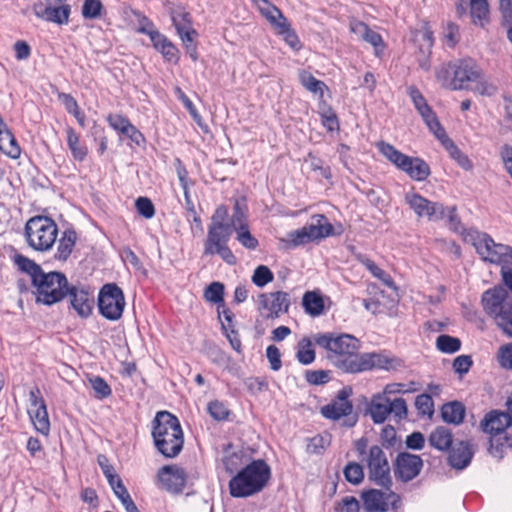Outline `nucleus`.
I'll return each instance as SVG.
<instances>
[{
  "label": "nucleus",
  "mask_w": 512,
  "mask_h": 512,
  "mask_svg": "<svg viewBox=\"0 0 512 512\" xmlns=\"http://www.w3.org/2000/svg\"><path fill=\"white\" fill-rule=\"evenodd\" d=\"M464 242L471 244L482 260L501 265L502 280L506 288H512V248L495 243L486 233L470 229L463 232Z\"/></svg>",
  "instance_id": "obj_1"
},
{
  "label": "nucleus",
  "mask_w": 512,
  "mask_h": 512,
  "mask_svg": "<svg viewBox=\"0 0 512 512\" xmlns=\"http://www.w3.org/2000/svg\"><path fill=\"white\" fill-rule=\"evenodd\" d=\"M152 437L159 453L166 458L176 457L183 449L184 436L176 416L160 411L152 422Z\"/></svg>",
  "instance_id": "obj_2"
},
{
  "label": "nucleus",
  "mask_w": 512,
  "mask_h": 512,
  "mask_svg": "<svg viewBox=\"0 0 512 512\" xmlns=\"http://www.w3.org/2000/svg\"><path fill=\"white\" fill-rule=\"evenodd\" d=\"M270 467L263 460H254L229 481L232 497L245 498L260 492L270 478Z\"/></svg>",
  "instance_id": "obj_3"
},
{
  "label": "nucleus",
  "mask_w": 512,
  "mask_h": 512,
  "mask_svg": "<svg viewBox=\"0 0 512 512\" xmlns=\"http://www.w3.org/2000/svg\"><path fill=\"white\" fill-rule=\"evenodd\" d=\"M483 309L503 331L512 338V293L510 290H485Z\"/></svg>",
  "instance_id": "obj_4"
},
{
  "label": "nucleus",
  "mask_w": 512,
  "mask_h": 512,
  "mask_svg": "<svg viewBox=\"0 0 512 512\" xmlns=\"http://www.w3.org/2000/svg\"><path fill=\"white\" fill-rule=\"evenodd\" d=\"M58 236V226L47 216L30 218L25 225V238L28 245L40 252L50 251Z\"/></svg>",
  "instance_id": "obj_5"
},
{
  "label": "nucleus",
  "mask_w": 512,
  "mask_h": 512,
  "mask_svg": "<svg viewBox=\"0 0 512 512\" xmlns=\"http://www.w3.org/2000/svg\"><path fill=\"white\" fill-rule=\"evenodd\" d=\"M377 148L389 162L405 172L411 179L424 181L430 175L429 165L421 158L410 157L384 141L378 142Z\"/></svg>",
  "instance_id": "obj_6"
},
{
  "label": "nucleus",
  "mask_w": 512,
  "mask_h": 512,
  "mask_svg": "<svg viewBox=\"0 0 512 512\" xmlns=\"http://www.w3.org/2000/svg\"><path fill=\"white\" fill-rule=\"evenodd\" d=\"M333 234V226L327 217L322 214L313 215L311 222L300 229L287 233L284 242L289 247H297Z\"/></svg>",
  "instance_id": "obj_7"
},
{
  "label": "nucleus",
  "mask_w": 512,
  "mask_h": 512,
  "mask_svg": "<svg viewBox=\"0 0 512 512\" xmlns=\"http://www.w3.org/2000/svg\"><path fill=\"white\" fill-rule=\"evenodd\" d=\"M167 11L187 53L193 61H196L198 59V53L194 40L198 36V33L193 28L190 13L180 5L170 3L167 4Z\"/></svg>",
  "instance_id": "obj_8"
},
{
  "label": "nucleus",
  "mask_w": 512,
  "mask_h": 512,
  "mask_svg": "<svg viewBox=\"0 0 512 512\" xmlns=\"http://www.w3.org/2000/svg\"><path fill=\"white\" fill-rule=\"evenodd\" d=\"M368 468V478L376 485L389 489L392 485L390 465L385 451L378 445L371 446L363 458Z\"/></svg>",
  "instance_id": "obj_9"
},
{
  "label": "nucleus",
  "mask_w": 512,
  "mask_h": 512,
  "mask_svg": "<svg viewBox=\"0 0 512 512\" xmlns=\"http://www.w3.org/2000/svg\"><path fill=\"white\" fill-rule=\"evenodd\" d=\"M351 393L350 388L340 390L334 400L321 408V414L334 421L344 418L343 425L353 427L357 422V417L353 414V404L349 400Z\"/></svg>",
  "instance_id": "obj_10"
},
{
  "label": "nucleus",
  "mask_w": 512,
  "mask_h": 512,
  "mask_svg": "<svg viewBox=\"0 0 512 512\" xmlns=\"http://www.w3.org/2000/svg\"><path fill=\"white\" fill-rule=\"evenodd\" d=\"M348 373L377 369H394L399 365V360L382 353H364L359 357L350 358L345 362Z\"/></svg>",
  "instance_id": "obj_11"
},
{
  "label": "nucleus",
  "mask_w": 512,
  "mask_h": 512,
  "mask_svg": "<svg viewBox=\"0 0 512 512\" xmlns=\"http://www.w3.org/2000/svg\"><path fill=\"white\" fill-rule=\"evenodd\" d=\"M290 305L287 293L276 290L262 293L258 296V309L264 318H278L280 314L286 313Z\"/></svg>",
  "instance_id": "obj_12"
},
{
  "label": "nucleus",
  "mask_w": 512,
  "mask_h": 512,
  "mask_svg": "<svg viewBox=\"0 0 512 512\" xmlns=\"http://www.w3.org/2000/svg\"><path fill=\"white\" fill-rule=\"evenodd\" d=\"M405 203L414 211L418 218H427L429 221L443 219L446 209L439 202L430 201L418 193L405 194Z\"/></svg>",
  "instance_id": "obj_13"
},
{
  "label": "nucleus",
  "mask_w": 512,
  "mask_h": 512,
  "mask_svg": "<svg viewBox=\"0 0 512 512\" xmlns=\"http://www.w3.org/2000/svg\"><path fill=\"white\" fill-rule=\"evenodd\" d=\"M29 403L28 414L35 429L47 436L50 432V421L45 401L38 387L30 390Z\"/></svg>",
  "instance_id": "obj_14"
},
{
  "label": "nucleus",
  "mask_w": 512,
  "mask_h": 512,
  "mask_svg": "<svg viewBox=\"0 0 512 512\" xmlns=\"http://www.w3.org/2000/svg\"><path fill=\"white\" fill-rule=\"evenodd\" d=\"M100 313L108 320H118L125 307L123 290H100L98 296Z\"/></svg>",
  "instance_id": "obj_15"
},
{
  "label": "nucleus",
  "mask_w": 512,
  "mask_h": 512,
  "mask_svg": "<svg viewBox=\"0 0 512 512\" xmlns=\"http://www.w3.org/2000/svg\"><path fill=\"white\" fill-rule=\"evenodd\" d=\"M452 90H461L467 87L469 82H475L481 78L482 71L472 59H463L452 65Z\"/></svg>",
  "instance_id": "obj_16"
},
{
  "label": "nucleus",
  "mask_w": 512,
  "mask_h": 512,
  "mask_svg": "<svg viewBox=\"0 0 512 512\" xmlns=\"http://www.w3.org/2000/svg\"><path fill=\"white\" fill-rule=\"evenodd\" d=\"M359 349V341L354 336L349 334H343L334 338L332 343L331 352L334 353L338 359L335 360L337 367L348 373L345 368V362L350 358L359 357L357 354Z\"/></svg>",
  "instance_id": "obj_17"
},
{
  "label": "nucleus",
  "mask_w": 512,
  "mask_h": 512,
  "mask_svg": "<svg viewBox=\"0 0 512 512\" xmlns=\"http://www.w3.org/2000/svg\"><path fill=\"white\" fill-rule=\"evenodd\" d=\"M388 492H383L377 489H371L363 493V505L367 512H386L389 504L396 508L397 503L400 502V497L387 489Z\"/></svg>",
  "instance_id": "obj_18"
},
{
  "label": "nucleus",
  "mask_w": 512,
  "mask_h": 512,
  "mask_svg": "<svg viewBox=\"0 0 512 512\" xmlns=\"http://www.w3.org/2000/svg\"><path fill=\"white\" fill-rule=\"evenodd\" d=\"M33 13L39 19L58 25L67 24L71 13L69 4H49L37 2L32 7Z\"/></svg>",
  "instance_id": "obj_19"
},
{
  "label": "nucleus",
  "mask_w": 512,
  "mask_h": 512,
  "mask_svg": "<svg viewBox=\"0 0 512 512\" xmlns=\"http://www.w3.org/2000/svg\"><path fill=\"white\" fill-rule=\"evenodd\" d=\"M423 467L420 456L407 452L399 453L395 460V475L404 482L417 477Z\"/></svg>",
  "instance_id": "obj_20"
},
{
  "label": "nucleus",
  "mask_w": 512,
  "mask_h": 512,
  "mask_svg": "<svg viewBox=\"0 0 512 512\" xmlns=\"http://www.w3.org/2000/svg\"><path fill=\"white\" fill-rule=\"evenodd\" d=\"M162 487L172 493H180L186 485L187 474L178 465H166L157 474Z\"/></svg>",
  "instance_id": "obj_21"
},
{
  "label": "nucleus",
  "mask_w": 512,
  "mask_h": 512,
  "mask_svg": "<svg viewBox=\"0 0 512 512\" xmlns=\"http://www.w3.org/2000/svg\"><path fill=\"white\" fill-rule=\"evenodd\" d=\"M398 301L399 296L395 290H390L389 293H387V290H375L373 296L363 300V304L373 314H392Z\"/></svg>",
  "instance_id": "obj_22"
},
{
  "label": "nucleus",
  "mask_w": 512,
  "mask_h": 512,
  "mask_svg": "<svg viewBox=\"0 0 512 512\" xmlns=\"http://www.w3.org/2000/svg\"><path fill=\"white\" fill-rule=\"evenodd\" d=\"M511 425L512 419L510 418V414L499 410L490 411L480 422V427L483 432L489 435L507 433L506 429Z\"/></svg>",
  "instance_id": "obj_23"
},
{
  "label": "nucleus",
  "mask_w": 512,
  "mask_h": 512,
  "mask_svg": "<svg viewBox=\"0 0 512 512\" xmlns=\"http://www.w3.org/2000/svg\"><path fill=\"white\" fill-rule=\"evenodd\" d=\"M414 41L419 47V66L427 71L430 69L429 57L433 46V33L427 26H423L415 32Z\"/></svg>",
  "instance_id": "obj_24"
},
{
  "label": "nucleus",
  "mask_w": 512,
  "mask_h": 512,
  "mask_svg": "<svg viewBox=\"0 0 512 512\" xmlns=\"http://www.w3.org/2000/svg\"><path fill=\"white\" fill-rule=\"evenodd\" d=\"M72 307L83 318L88 317L94 308V295L89 290H66Z\"/></svg>",
  "instance_id": "obj_25"
},
{
  "label": "nucleus",
  "mask_w": 512,
  "mask_h": 512,
  "mask_svg": "<svg viewBox=\"0 0 512 512\" xmlns=\"http://www.w3.org/2000/svg\"><path fill=\"white\" fill-rule=\"evenodd\" d=\"M366 411L375 424L384 423L389 416V398L381 392L374 394Z\"/></svg>",
  "instance_id": "obj_26"
},
{
  "label": "nucleus",
  "mask_w": 512,
  "mask_h": 512,
  "mask_svg": "<svg viewBox=\"0 0 512 512\" xmlns=\"http://www.w3.org/2000/svg\"><path fill=\"white\" fill-rule=\"evenodd\" d=\"M330 304L329 297L321 295L316 290H308L302 298V305L306 313L313 317L324 313L326 308L330 307Z\"/></svg>",
  "instance_id": "obj_27"
},
{
  "label": "nucleus",
  "mask_w": 512,
  "mask_h": 512,
  "mask_svg": "<svg viewBox=\"0 0 512 512\" xmlns=\"http://www.w3.org/2000/svg\"><path fill=\"white\" fill-rule=\"evenodd\" d=\"M233 231L232 225H209L207 238L204 243V253H211L212 248L215 246L228 244Z\"/></svg>",
  "instance_id": "obj_28"
},
{
  "label": "nucleus",
  "mask_w": 512,
  "mask_h": 512,
  "mask_svg": "<svg viewBox=\"0 0 512 512\" xmlns=\"http://www.w3.org/2000/svg\"><path fill=\"white\" fill-rule=\"evenodd\" d=\"M153 47L159 51L166 61L176 63L179 59L177 47L162 33L158 30L152 32L149 36Z\"/></svg>",
  "instance_id": "obj_29"
},
{
  "label": "nucleus",
  "mask_w": 512,
  "mask_h": 512,
  "mask_svg": "<svg viewBox=\"0 0 512 512\" xmlns=\"http://www.w3.org/2000/svg\"><path fill=\"white\" fill-rule=\"evenodd\" d=\"M472 457L473 453L469 443L460 441L452 447L449 454V463L453 468L464 469L469 465Z\"/></svg>",
  "instance_id": "obj_30"
},
{
  "label": "nucleus",
  "mask_w": 512,
  "mask_h": 512,
  "mask_svg": "<svg viewBox=\"0 0 512 512\" xmlns=\"http://www.w3.org/2000/svg\"><path fill=\"white\" fill-rule=\"evenodd\" d=\"M446 148V150L449 152L451 158H453L460 167H462L464 170H471L473 168V164L468 158L467 155H465L455 144L454 142L448 137L445 130L440 133L436 137Z\"/></svg>",
  "instance_id": "obj_31"
},
{
  "label": "nucleus",
  "mask_w": 512,
  "mask_h": 512,
  "mask_svg": "<svg viewBox=\"0 0 512 512\" xmlns=\"http://www.w3.org/2000/svg\"><path fill=\"white\" fill-rule=\"evenodd\" d=\"M253 2L261 15L266 18V20L274 29L277 28V25H280L287 20L281 10L273 5L270 1L253 0Z\"/></svg>",
  "instance_id": "obj_32"
},
{
  "label": "nucleus",
  "mask_w": 512,
  "mask_h": 512,
  "mask_svg": "<svg viewBox=\"0 0 512 512\" xmlns=\"http://www.w3.org/2000/svg\"><path fill=\"white\" fill-rule=\"evenodd\" d=\"M34 286L36 288H75L68 286V280L63 273L56 271L45 273L43 270L38 275Z\"/></svg>",
  "instance_id": "obj_33"
},
{
  "label": "nucleus",
  "mask_w": 512,
  "mask_h": 512,
  "mask_svg": "<svg viewBox=\"0 0 512 512\" xmlns=\"http://www.w3.org/2000/svg\"><path fill=\"white\" fill-rule=\"evenodd\" d=\"M77 241V233L73 228H67L59 239L56 258L58 260H67L71 255Z\"/></svg>",
  "instance_id": "obj_34"
},
{
  "label": "nucleus",
  "mask_w": 512,
  "mask_h": 512,
  "mask_svg": "<svg viewBox=\"0 0 512 512\" xmlns=\"http://www.w3.org/2000/svg\"><path fill=\"white\" fill-rule=\"evenodd\" d=\"M441 417L444 422L458 425L465 417V407L461 402L446 403L441 408Z\"/></svg>",
  "instance_id": "obj_35"
},
{
  "label": "nucleus",
  "mask_w": 512,
  "mask_h": 512,
  "mask_svg": "<svg viewBox=\"0 0 512 512\" xmlns=\"http://www.w3.org/2000/svg\"><path fill=\"white\" fill-rule=\"evenodd\" d=\"M489 453L497 459H502L508 449L512 447V438L507 433L490 435Z\"/></svg>",
  "instance_id": "obj_36"
},
{
  "label": "nucleus",
  "mask_w": 512,
  "mask_h": 512,
  "mask_svg": "<svg viewBox=\"0 0 512 512\" xmlns=\"http://www.w3.org/2000/svg\"><path fill=\"white\" fill-rule=\"evenodd\" d=\"M453 442L451 431L443 426L437 427L429 436V444L437 450L449 449Z\"/></svg>",
  "instance_id": "obj_37"
},
{
  "label": "nucleus",
  "mask_w": 512,
  "mask_h": 512,
  "mask_svg": "<svg viewBox=\"0 0 512 512\" xmlns=\"http://www.w3.org/2000/svg\"><path fill=\"white\" fill-rule=\"evenodd\" d=\"M0 151L12 159L20 156L21 149L10 129L0 133Z\"/></svg>",
  "instance_id": "obj_38"
},
{
  "label": "nucleus",
  "mask_w": 512,
  "mask_h": 512,
  "mask_svg": "<svg viewBox=\"0 0 512 512\" xmlns=\"http://www.w3.org/2000/svg\"><path fill=\"white\" fill-rule=\"evenodd\" d=\"M301 85L309 92L318 95L320 98L324 96V90L327 89L326 84L316 79L310 72L301 70L298 74Z\"/></svg>",
  "instance_id": "obj_39"
},
{
  "label": "nucleus",
  "mask_w": 512,
  "mask_h": 512,
  "mask_svg": "<svg viewBox=\"0 0 512 512\" xmlns=\"http://www.w3.org/2000/svg\"><path fill=\"white\" fill-rule=\"evenodd\" d=\"M470 14L473 23L483 27L488 22L489 16L487 0H470Z\"/></svg>",
  "instance_id": "obj_40"
},
{
  "label": "nucleus",
  "mask_w": 512,
  "mask_h": 512,
  "mask_svg": "<svg viewBox=\"0 0 512 512\" xmlns=\"http://www.w3.org/2000/svg\"><path fill=\"white\" fill-rule=\"evenodd\" d=\"M418 113L421 115L423 121L429 128V130L437 137L440 133L444 131V128L440 124L438 118L435 113L432 111L431 107L428 103H425L422 106H418L415 108Z\"/></svg>",
  "instance_id": "obj_41"
},
{
  "label": "nucleus",
  "mask_w": 512,
  "mask_h": 512,
  "mask_svg": "<svg viewBox=\"0 0 512 512\" xmlns=\"http://www.w3.org/2000/svg\"><path fill=\"white\" fill-rule=\"evenodd\" d=\"M67 144L74 159L83 161L87 155V148L80 144V137L72 127L66 129Z\"/></svg>",
  "instance_id": "obj_42"
},
{
  "label": "nucleus",
  "mask_w": 512,
  "mask_h": 512,
  "mask_svg": "<svg viewBox=\"0 0 512 512\" xmlns=\"http://www.w3.org/2000/svg\"><path fill=\"white\" fill-rule=\"evenodd\" d=\"M14 263L21 271L27 273L30 276L32 284L34 285L38 275L42 271V268L36 262L21 254H16L14 256Z\"/></svg>",
  "instance_id": "obj_43"
},
{
  "label": "nucleus",
  "mask_w": 512,
  "mask_h": 512,
  "mask_svg": "<svg viewBox=\"0 0 512 512\" xmlns=\"http://www.w3.org/2000/svg\"><path fill=\"white\" fill-rule=\"evenodd\" d=\"M296 358L299 363L309 365L315 360V350L310 338L304 337L297 344Z\"/></svg>",
  "instance_id": "obj_44"
},
{
  "label": "nucleus",
  "mask_w": 512,
  "mask_h": 512,
  "mask_svg": "<svg viewBox=\"0 0 512 512\" xmlns=\"http://www.w3.org/2000/svg\"><path fill=\"white\" fill-rule=\"evenodd\" d=\"M37 303L52 305L67 296L66 290H32Z\"/></svg>",
  "instance_id": "obj_45"
},
{
  "label": "nucleus",
  "mask_w": 512,
  "mask_h": 512,
  "mask_svg": "<svg viewBox=\"0 0 512 512\" xmlns=\"http://www.w3.org/2000/svg\"><path fill=\"white\" fill-rule=\"evenodd\" d=\"M277 34L283 37L284 41L294 50H299L301 48V42L294 31L291 28L288 20L283 22L280 25H277V28L274 29Z\"/></svg>",
  "instance_id": "obj_46"
},
{
  "label": "nucleus",
  "mask_w": 512,
  "mask_h": 512,
  "mask_svg": "<svg viewBox=\"0 0 512 512\" xmlns=\"http://www.w3.org/2000/svg\"><path fill=\"white\" fill-rule=\"evenodd\" d=\"M363 266L375 277L378 278L382 284L392 287L393 281L388 273L378 267L372 260L369 258L363 257L360 259Z\"/></svg>",
  "instance_id": "obj_47"
},
{
  "label": "nucleus",
  "mask_w": 512,
  "mask_h": 512,
  "mask_svg": "<svg viewBox=\"0 0 512 512\" xmlns=\"http://www.w3.org/2000/svg\"><path fill=\"white\" fill-rule=\"evenodd\" d=\"M88 381L97 399H104L111 395L112 390L102 377L93 376L90 377Z\"/></svg>",
  "instance_id": "obj_48"
},
{
  "label": "nucleus",
  "mask_w": 512,
  "mask_h": 512,
  "mask_svg": "<svg viewBox=\"0 0 512 512\" xmlns=\"http://www.w3.org/2000/svg\"><path fill=\"white\" fill-rule=\"evenodd\" d=\"M235 232L237 234L236 239L243 247L249 250H255L258 247L259 242L250 233L248 225L237 227V229H235Z\"/></svg>",
  "instance_id": "obj_49"
},
{
  "label": "nucleus",
  "mask_w": 512,
  "mask_h": 512,
  "mask_svg": "<svg viewBox=\"0 0 512 512\" xmlns=\"http://www.w3.org/2000/svg\"><path fill=\"white\" fill-rule=\"evenodd\" d=\"M436 346L444 353H455L460 349L461 341L449 335H440L436 340Z\"/></svg>",
  "instance_id": "obj_50"
},
{
  "label": "nucleus",
  "mask_w": 512,
  "mask_h": 512,
  "mask_svg": "<svg viewBox=\"0 0 512 512\" xmlns=\"http://www.w3.org/2000/svg\"><path fill=\"white\" fill-rule=\"evenodd\" d=\"M343 473L345 479L354 485L360 484L364 478L363 468L360 464L356 462L348 463L344 468Z\"/></svg>",
  "instance_id": "obj_51"
},
{
  "label": "nucleus",
  "mask_w": 512,
  "mask_h": 512,
  "mask_svg": "<svg viewBox=\"0 0 512 512\" xmlns=\"http://www.w3.org/2000/svg\"><path fill=\"white\" fill-rule=\"evenodd\" d=\"M103 5L100 0H84L82 16L85 19H97L101 16Z\"/></svg>",
  "instance_id": "obj_52"
},
{
  "label": "nucleus",
  "mask_w": 512,
  "mask_h": 512,
  "mask_svg": "<svg viewBox=\"0 0 512 512\" xmlns=\"http://www.w3.org/2000/svg\"><path fill=\"white\" fill-rule=\"evenodd\" d=\"M273 280L272 271L265 265H259L252 275V282L257 287H263Z\"/></svg>",
  "instance_id": "obj_53"
},
{
  "label": "nucleus",
  "mask_w": 512,
  "mask_h": 512,
  "mask_svg": "<svg viewBox=\"0 0 512 512\" xmlns=\"http://www.w3.org/2000/svg\"><path fill=\"white\" fill-rule=\"evenodd\" d=\"M415 407L421 415L431 416L434 413V403L429 394L418 395L415 399Z\"/></svg>",
  "instance_id": "obj_54"
},
{
  "label": "nucleus",
  "mask_w": 512,
  "mask_h": 512,
  "mask_svg": "<svg viewBox=\"0 0 512 512\" xmlns=\"http://www.w3.org/2000/svg\"><path fill=\"white\" fill-rule=\"evenodd\" d=\"M390 414H393L394 418L398 421L405 419L408 414L406 401L403 398H396L393 401L389 400Z\"/></svg>",
  "instance_id": "obj_55"
},
{
  "label": "nucleus",
  "mask_w": 512,
  "mask_h": 512,
  "mask_svg": "<svg viewBox=\"0 0 512 512\" xmlns=\"http://www.w3.org/2000/svg\"><path fill=\"white\" fill-rule=\"evenodd\" d=\"M106 120L109 126L120 134H124L125 130L131 124L129 119L121 114H109Z\"/></svg>",
  "instance_id": "obj_56"
},
{
  "label": "nucleus",
  "mask_w": 512,
  "mask_h": 512,
  "mask_svg": "<svg viewBox=\"0 0 512 512\" xmlns=\"http://www.w3.org/2000/svg\"><path fill=\"white\" fill-rule=\"evenodd\" d=\"M207 410L210 416L215 420H225L229 415V410L224 403L215 400L208 404Z\"/></svg>",
  "instance_id": "obj_57"
},
{
  "label": "nucleus",
  "mask_w": 512,
  "mask_h": 512,
  "mask_svg": "<svg viewBox=\"0 0 512 512\" xmlns=\"http://www.w3.org/2000/svg\"><path fill=\"white\" fill-rule=\"evenodd\" d=\"M218 254L224 262L229 265H235L237 259L231 249L228 247V244L218 245L212 248L211 253H204V255H214Z\"/></svg>",
  "instance_id": "obj_58"
},
{
  "label": "nucleus",
  "mask_w": 512,
  "mask_h": 512,
  "mask_svg": "<svg viewBox=\"0 0 512 512\" xmlns=\"http://www.w3.org/2000/svg\"><path fill=\"white\" fill-rule=\"evenodd\" d=\"M452 66L443 64L436 70V78L438 82L441 83V85L445 88L452 90V77L451 74H453Z\"/></svg>",
  "instance_id": "obj_59"
},
{
  "label": "nucleus",
  "mask_w": 512,
  "mask_h": 512,
  "mask_svg": "<svg viewBox=\"0 0 512 512\" xmlns=\"http://www.w3.org/2000/svg\"><path fill=\"white\" fill-rule=\"evenodd\" d=\"M136 209L140 215L146 219H150L155 214V209L152 201L147 197H139L136 200Z\"/></svg>",
  "instance_id": "obj_60"
},
{
  "label": "nucleus",
  "mask_w": 512,
  "mask_h": 512,
  "mask_svg": "<svg viewBox=\"0 0 512 512\" xmlns=\"http://www.w3.org/2000/svg\"><path fill=\"white\" fill-rule=\"evenodd\" d=\"M328 437L317 435L310 439L307 451L312 454H321L329 445Z\"/></svg>",
  "instance_id": "obj_61"
},
{
  "label": "nucleus",
  "mask_w": 512,
  "mask_h": 512,
  "mask_svg": "<svg viewBox=\"0 0 512 512\" xmlns=\"http://www.w3.org/2000/svg\"><path fill=\"white\" fill-rule=\"evenodd\" d=\"M305 379L312 385H321L329 381V373L324 370H308L305 373Z\"/></svg>",
  "instance_id": "obj_62"
},
{
  "label": "nucleus",
  "mask_w": 512,
  "mask_h": 512,
  "mask_svg": "<svg viewBox=\"0 0 512 512\" xmlns=\"http://www.w3.org/2000/svg\"><path fill=\"white\" fill-rule=\"evenodd\" d=\"M266 356L270 363V368L274 371H278L282 366L279 349L275 345H269L266 349Z\"/></svg>",
  "instance_id": "obj_63"
},
{
  "label": "nucleus",
  "mask_w": 512,
  "mask_h": 512,
  "mask_svg": "<svg viewBox=\"0 0 512 512\" xmlns=\"http://www.w3.org/2000/svg\"><path fill=\"white\" fill-rule=\"evenodd\" d=\"M498 359L503 368L512 369V343L506 344L499 349Z\"/></svg>",
  "instance_id": "obj_64"
}]
</instances>
